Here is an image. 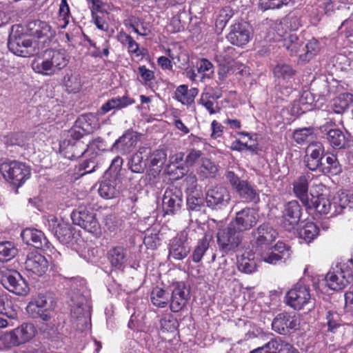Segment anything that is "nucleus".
<instances>
[{
	"label": "nucleus",
	"mask_w": 353,
	"mask_h": 353,
	"mask_svg": "<svg viewBox=\"0 0 353 353\" xmlns=\"http://www.w3.org/2000/svg\"><path fill=\"white\" fill-rule=\"evenodd\" d=\"M234 48L227 46L217 48V50L215 53V60L219 63L220 65H225L229 63L232 58Z\"/></svg>",
	"instance_id": "obj_52"
},
{
	"label": "nucleus",
	"mask_w": 353,
	"mask_h": 353,
	"mask_svg": "<svg viewBox=\"0 0 353 353\" xmlns=\"http://www.w3.org/2000/svg\"><path fill=\"white\" fill-rule=\"evenodd\" d=\"M301 216V206L297 201H289L283 212L282 225L285 230H294L299 223Z\"/></svg>",
	"instance_id": "obj_19"
},
{
	"label": "nucleus",
	"mask_w": 353,
	"mask_h": 353,
	"mask_svg": "<svg viewBox=\"0 0 353 353\" xmlns=\"http://www.w3.org/2000/svg\"><path fill=\"white\" fill-rule=\"evenodd\" d=\"M108 259L112 266L121 268L126 262L127 252L122 246H116L108 252Z\"/></svg>",
	"instance_id": "obj_38"
},
{
	"label": "nucleus",
	"mask_w": 353,
	"mask_h": 353,
	"mask_svg": "<svg viewBox=\"0 0 353 353\" xmlns=\"http://www.w3.org/2000/svg\"><path fill=\"white\" fill-rule=\"evenodd\" d=\"M319 229L313 222H307L299 231V237L310 243L319 235Z\"/></svg>",
	"instance_id": "obj_43"
},
{
	"label": "nucleus",
	"mask_w": 353,
	"mask_h": 353,
	"mask_svg": "<svg viewBox=\"0 0 353 353\" xmlns=\"http://www.w3.org/2000/svg\"><path fill=\"white\" fill-rule=\"evenodd\" d=\"M313 130L310 128H304L296 130L293 134L294 140L299 144L305 143L310 137L312 136Z\"/></svg>",
	"instance_id": "obj_58"
},
{
	"label": "nucleus",
	"mask_w": 353,
	"mask_h": 353,
	"mask_svg": "<svg viewBox=\"0 0 353 353\" xmlns=\"http://www.w3.org/2000/svg\"><path fill=\"white\" fill-rule=\"evenodd\" d=\"M298 325V319L294 316L284 312L276 315L272 323V327L276 332L285 335L296 330Z\"/></svg>",
	"instance_id": "obj_22"
},
{
	"label": "nucleus",
	"mask_w": 353,
	"mask_h": 353,
	"mask_svg": "<svg viewBox=\"0 0 353 353\" xmlns=\"http://www.w3.org/2000/svg\"><path fill=\"white\" fill-rule=\"evenodd\" d=\"M183 193L176 188L167 189L163 194L162 206L166 214H174L181 208Z\"/></svg>",
	"instance_id": "obj_20"
},
{
	"label": "nucleus",
	"mask_w": 353,
	"mask_h": 353,
	"mask_svg": "<svg viewBox=\"0 0 353 353\" xmlns=\"http://www.w3.org/2000/svg\"><path fill=\"white\" fill-rule=\"evenodd\" d=\"M233 14L234 12L230 7L226 6L223 8L219 11V15L216 19L215 26L216 30L220 32H222L229 20L232 17Z\"/></svg>",
	"instance_id": "obj_50"
},
{
	"label": "nucleus",
	"mask_w": 353,
	"mask_h": 353,
	"mask_svg": "<svg viewBox=\"0 0 353 353\" xmlns=\"http://www.w3.org/2000/svg\"><path fill=\"white\" fill-rule=\"evenodd\" d=\"M117 41L123 46H126L128 52L136 57L143 55L144 49L139 48V43L130 35L124 32H120L117 35Z\"/></svg>",
	"instance_id": "obj_35"
},
{
	"label": "nucleus",
	"mask_w": 353,
	"mask_h": 353,
	"mask_svg": "<svg viewBox=\"0 0 353 353\" xmlns=\"http://www.w3.org/2000/svg\"><path fill=\"white\" fill-rule=\"evenodd\" d=\"M128 26L140 36H148L151 32L149 23L136 17H131L128 19Z\"/></svg>",
	"instance_id": "obj_40"
},
{
	"label": "nucleus",
	"mask_w": 353,
	"mask_h": 353,
	"mask_svg": "<svg viewBox=\"0 0 353 353\" xmlns=\"http://www.w3.org/2000/svg\"><path fill=\"white\" fill-rule=\"evenodd\" d=\"M46 305L47 300L46 296L39 294L29 303L26 310L32 317L37 318L38 314H39V311H42L46 309Z\"/></svg>",
	"instance_id": "obj_41"
},
{
	"label": "nucleus",
	"mask_w": 353,
	"mask_h": 353,
	"mask_svg": "<svg viewBox=\"0 0 353 353\" xmlns=\"http://www.w3.org/2000/svg\"><path fill=\"white\" fill-rule=\"evenodd\" d=\"M275 75L278 77L288 79L294 74V70L288 65H278L274 69Z\"/></svg>",
	"instance_id": "obj_61"
},
{
	"label": "nucleus",
	"mask_w": 353,
	"mask_h": 353,
	"mask_svg": "<svg viewBox=\"0 0 353 353\" xmlns=\"http://www.w3.org/2000/svg\"><path fill=\"white\" fill-rule=\"evenodd\" d=\"M27 271L41 276L46 273L48 268L47 259L41 254L30 252L28 254L25 262Z\"/></svg>",
	"instance_id": "obj_27"
},
{
	"label": "nucleus",
	"mask_w": 353,
	"mask_h": 353,
	"mask_svg": "<svg viewBox=\"0 0 353 353\" xmlns=\"http://www.w3.org/2000/svg\"><path fill=\"white\" fill-rule=\"evenodd\" d=\"M199 94V90L196 88L188 89V85H181L175 90V99L183 105H190L194 101L195 97Z\"/></svg>",
	"instance_id": "obj_33"
},
{
	"label": "nucleus",
	"mask_w": 353,
	"mask_h": 353,
	"mask_svg": "<svg viewBox=\"0 0 353 353\" xmlns=\"http://www.w3.org/2000/svg\"><path fill=\"white\" fill-rule=\"evenodd\" d=\"M170 259L174 260H183L190 252V245L188 242V234L182 232L172 238L168 246Z\"/></svg>",
	"instance_id": "obj_16"
},
{
	"label": "nucleus",
	"mask_w": 353,
	"mask_h": 353,
	"mask_svg": "<svg viewBox=\"0 0 353 353\" xmlns=\"http://www.w3.org/2000/svg\"><path fill=\"white\" fill-rule=\"evenodd\" d=\"M260 252L261 261L272 265H276L279 262H285L291 255L289 246L283 242H278L274 247L263 248Z\"/></svg>",
	"instance_id": "obj_12"
},
{
	"label": "nucleus",
	"mask_w": 353,
	"mask_h": 353,
	"mask_svg": "<svg viewBox=\"0 0 353 353\" xmlns=\"http://www.w3.org/2000/svg\"><path fill=\"white\" fill-rule=\"evenodd\" d=\"M197 70L199 73L203 74L204 78L210 79L214 74V66L208 59H201L197 63Z\"/></svg>",
	"instance_id": "obj_57"
},
{
	"label": "nucleus",
	"mask_w": 353,
	"mask_h": 353,
	"mask_svg": "<svg viewBox=\"0 0 353 353\" xmlns=\"http://www.w3.org/2000/svg\"><path fill=\"white\" fill-rule=\"evenodd\" d=\"M76 124L77 128L85 134L93 132L99 127L97 117L92 113L80 116L76 121Z\"/></svg>",
	"instance_id": "obj_34"
},
{
	"label": "nucleus",
	"mask_w": 353,
	"mask_h": 353,
	"mask_svg": "<svg viewBox=\"0 0 353 353\" xmlns=\"http://www.w3.org/2000/svg\"><path fill=\"white\" fill-rule=\"evenodd\" d=\"M17 253V249L11 241L0 242V261H8L14 258Z\"/></svg>",
	"instance_id": "obj_51"
},
{
	"label": "nucleus",
	"mask_w": 353,
	"mask_h": 353,
	"mask_svg": "<svg viewBox=\"0 0 353 353\" xmlns=\"http://www.w3.org/2000/svg\"><path fill=\"white\" fill-rule=\"evenodd\" d=\"M231 196L228 190L222 185L209 188L205 194V202L208 207L212 210H221L225 208Z\"/></svg>",
	"instance_id": "obj_14"
},
{
	"label": "nucleus",
	"mask_w": 353,
	"mask_h": 353,
	"mask_svg": "<svg viewBox=\"0 0 353 353\" xmlns=\"http://www.w3.org/2000/svg\"><path fill=\"white\" fill-rule=\"evenodd\" d=\"M218 172V167L208 159H202L201 165L197 169V173L202 179L214 178Z\"/></svg>",
	"instance_id": "obj_39"
},
{
	"label": "nucleus",
	"mask_w": 353,
	"mask_h": 353,
	"mask_svg": "<svg viewBox=\"0 0 353 353\" xmlns=\"http://www.w3.org/2000/svg\"><path fill=\"white\" fill-rule=\"evenodd\" d=\"M99 194L105 199L117 197L119 194V181L115 176L105 178L99 183Z\"/></svg>",
	"instance_id": "obj_31"
},
{
	"label": "nucleus",
	"mask_w": 353,
	"mask_h": 353,
	"mask_svg": "<svg viewBox=\"0 0 353 353\" xmlns=\"http://www.w3.org/2000/svg\"><path fill=\"white\" fill-rule=\"evenodd\" d=\"M161 329L168 332H172L176 328V320L170 315H167L160 320Z\"/></svg>",
	"instance_id": "obj_63"
},
{
	"label": "nucleus",
	"mask_w": 353,
	"mask_h": 353,
	"mask_svg": "<svg viewBox=\"0 0 353 353\" xmlns=\"http://www.w3.org/2000/svg\"><path fill=\"white\" fill-rule=\"evenodd\" d=\"M97 156L98 154L96 149L92 150L88 157H85L86 159L79 165V170H84V172L81 174L82 176L85 174L92 173L96 170V168L98 167Z\"/></svg>",
	"instance_id": "obj_46"
},
{
	"label": "nucleus",
	"mask_w": 353,
	"mask_h": 353,
	"mask_svg": "<svg viewBox=\"0 0 353 353\" xmlns=\"http://www.w3.org/2000/svg\"><path fill=\"white\" fill-rule=\"evenodd\" d=\"M98 142L99 141L96 139L88 144H85L83 141L72 142V140L67 139L60 145V147L65 150V157L72 160L79 159L82 156L88 157L92 150L98 148Z\"/></svg>",
	"instance_id": "obj_11"
},
{
	"label": "nucleus",
	"mask_w": 353,
	"mask_h": 353,
	"mask_svg": "<svg viewBox=\"0 0 353 353\" xmlns=\"http://www.w3.org/2000/svg\"><path fill=\"white\" fill-rule=\"evenodd\" d=\"M151 301L157 307H164L169 303V293L156 288L151 292Z\"/></svg>",
	"instance_id": "obj_48"
},
{
	"label": "nucleus",
	"mask_w": 353,
	"mask_h": 353,
	"mask_svg": "<svg viewBox=\"0 0 353 353\" xmlns=\"http://www.w3.org/2000/svg\"><path fill=\"white\" fill-rule=\"evenodd\" d=\"M276 341H274V339L270 340L268 343L265 344L261 347H258L250 353H274L273 351L276 350L278 347V343Z\"/></svg>",
	"instance_id": "obj_64"
},
{
	"label": "nucleus",
	"mask_w": 353,
	"mask_h": 353,
	"mask_svg": "<svg viewBox=\"0 0 353 353\" xmlns=\"http://www.w3.org/2000/svg\"><path fill=\"white\" fill-rule=\"evenodd\" d=\"M17 27L16 30L12 27L9 36L8 47L13 54L23 57H30L34 53V47H32V41L21 32Z\"/></svg>",
	"instance_id": "obj_6"
},
{
	"label": "nucleus",
	"mask_w": 353,
	"mask_h": 353,
	"mask_svg": "<svg viewBox=\"0 0 353 353\" xmlns=\"http://www.w3.org/2000/svg\"><path fill=\"white\" fill-rule=\"evenodd\" d=\"M225 176L241 199L246 202H256L259 200V194L248 181L241 180L232 171L227 172Z\"/></svg>",
	"instance_id": "obj_9"
},
{
	"label": "nucleus",
	"mask_w": 353,
	"mask_h": 353,
	"mask_svg": "<svg viewBox=\"0 0 353 353\" xmlns=\"http://www.w3.org/2000/svg\"><path fill=\"white\" fill-rule=\"evenodd\" d=\"M59 17L63 21V24L61 25L63 28H65L68 23H69L70 19V8L67 0H61L60 6H59Z\"/></svg>",
	"instance_id": "obj_62"
},
{
	"label": "nucleus",
	"mask_w": 353,
	"mask_h": 353,
	"mask_svg": "<svg viewBox=\"0 0 353 353\" xmlns=\"http://www.w3.org/2000/svg\"><path fill=\"white\" fill-rule=\"evenodd\" d=\"M1 283L8 291L19 296H26L30 290L25 279L16 270L3 272Z\"/></svg>",
	"instance_id": "obj_10"
},
{
	"label": "nucleus",
	"mask_w": 353,
	"mask_h": 353,
	"mask_svg": "<svg viewBox=\"0 0 353 353\" xmlns=\"http://www.w3.org/2000/svg\"><path fill=\"white\" fill-rule=\"evenodd\" d=\"M26 28L28 33L37 39H48L52 35L51 27L46 21L33 20L28 22Z\"/></svg>",
	"instance_id": "obj_29"
},
{
	"label": "nucleus",
	"mask_w": 353,
	"mask_h": 353,
	"mask_svg": "<svg viewBox=\"0 0 353 353\" xmlns=\"http://www.w3.org/2000/svg\"><path fill=\"white\" fill-rule=\"evenodd\" d=\"M274 341H276L278 343V347H276V350L273 351L274 353H299L296 348L283 341L281 337L274 338Z\"/></svg>",
	"instance_id": "obj_60"
},
{
	"label": "nucleus",
	"mask_w": 353,
	"mask_h": 353,
	"mask_svg": "<svg viewBox=\"0 0 353 353\" xmlns=\"http://www.w3.org/2000/svg\"><path fill=\"white\" fill-rule=\"evenodd\" d=\"M251 37L252 32L248 24L243 21H237L230 26L227 39L232 45L242 47L250 41Z\"/></svg>",
	"instance_id": "obj_17"
},
{
	"label": "nucleus",
	"mask_w": 353,
	"mask_h": 353,
	"mask_svg": "<svg viewBox=\"0 0 353 353\" xmlns=\"http://www.w3.org/2000/svg\"><path fill=\"white\" fill-rule=\"evenodd\" d=\"M150 154V148L141 147L134 153L128 162L129 169L134 173H143L147 165V159Z\"/></svg>",
	"instance_id": "obj_28"
},
{
	"label": "nucleus",
	"mask_w": 353,
	"mask_h": 353,
	"mask_svg": "<svg viewBox=\"0 0 353 353\" xmlns=\"http://www.w3.org/2000/svg\"><path fill=\"white\" fill-rule=\"evenodd\" d=\"M134 103V101L127 95L112 97L102 105L98 110L97 114L99 115H103L113 110H121L125 108Z\"/></svg>",
	"instance_id": "obj_30"
},
{
	"label": "nucleus",
	"mask_w": 353,
	"mask_h": 353,
	"mask_svg": "<svg viewBox=\"0 0 353 353\" xmlns=\"http://www.w3.org/2000/svg\"><path fill=\"white\" fill-rule=\"evenodd\" d=\"M258 219L259 214L254 208H245L236 214L234 221L231 223H234L235 228L242 233L254 226Z\"/></svg>",
	"instance_id": "obj_21"
},
{
	"label": "nucleus",
	"mask_w": 353,
	"mask_h": 353,
	"mask_svg": "<svg viewBox=\"0 0 353 353\" xmlns=\"http://www.w3.org/2000/svg\"><path fill=\"white\" fill-rule=\"evenodd\" d=\"M0 314L7 316L10 319L17 316V312L10 296L5 292L0 293Z\"/></svg>",
	"instance_id": "obj_37"
},
{
	"label": "nucleus",
	"mask_w": 353,
	"mask_h": 353,
	"mask_svg": "<svg viewBox=\"0 0 353 353\" xmlns=\"http://www.w3.org/2000/svg\"><path fill=\"white\" fill-rule=\"evenodd\" d=\"M237 266L239 271L246 274L252 273L256 270L255 262L245 256H242L241 258L238 260Z\"/></svg>",
	"instance_id": "obj_56"
},
{
	"label": "nucleus",
	"mask_w": 353,
	"mask_h": 353,
	"mask_svg": "<svg viewBox=\"0 0 353 353\" xmlns=\"http://www.w3.org/2000/svg\"><path fill=\"white\" fill-rule=\"evenodd\" d=\"M334 125L335 123L332 121L326 122L321 127V130L325 134V138L332 148L334 149L343 148L346 145L345 134L339 129L332 128Z\"/></svg>",
	"instance_id": "obj_25"
},
{
	"label": "nucleus",
	"mask_w": 353,
	"mask_h": 353,
	"mask_svg": "<svg viewBox=\"0 0 353 353\" xmlns=\"http://www.w3.org/2000/svg\"><path fill=\"white\" fill-rule=\"evenodd\" d=\"M139 137L137 132L128 130L115 141L113 148L121 154L130 153L135 148Z\"/></svg>",
	"instance_id": "obj_26"
},
{
	"label": "nucleus",
	"mask_w": 353,
	"mask_h": 353,
	"mask_svg": "<svg viewBox=\"0 0 353 353\" xmlns=\"http://www.w3.org/2000/svg\"><path fill=\"white\" fill-rule=\"evenodd\" d=\"M283 43L291 55L297 54L303 46V41L299 39L296 34H290L283 39Z\"/></svg>",
	"instance_id": "obj_45"
},
{
	"label": "nucleus",
	"mask_w": 353,
	"mask_h": 353,
	"mask_svg": "<svg viewBox=\"0 0 353 353\" xmlns=\"http://www.w3.org/2000/svg\"><path fill=\"white\" fill-rule=\"evenodd\" d=\"M221 95L214 93L213 90H207L203 92L198 101L199 104L203 106L210 114H215L221 110L218 99Z\"/></svg>",
	"instance_id": "obj_32"
},
{
	"label": "nucleus",
	"mask_w": 353,
	"mask_h": 353,
	"mask_svg": "<svg viewBox=\"0 0 353 353\" xmlns=\"http://www.w3.org/2000/svg\"><path fill=\"white\" fill-rule=\"evenodd\" d=\"M323 153L324 148L321 143L316 142L310 144L306 150L305 159L306 166L312 171L321 170Z\"/></svg>",
	"instance_id": "obj_24"
},
{
	"label": "nucleus",
	"mask_w": 353,
	"mask_h": 353,
	"mask_svg": "<svg viewBox=\"0 0 353 353\" xmlns=\"http://www.w3.org/2000/svg\"><path fill=\"white\" fill-rule=\"evenodd\" d=\"M68 61L65 50L51 48L44 51L42 58L34 60L32 68L36 73L52 76L64 68Z\"/></svg>",
	"instance_id": "obj_1"
},
{
	"label": "nucleus",
	"mask_w": 353,
	"mask_h": 353,
	"mask_svg": "<svg viewBox=\"0 0 353 353\" xmlns=\"http://www.w3.org/2000/svg\"><path fill=\"white\" fill-rule=\"evenodd\" d=\"M253 246L256 247V252H260L275 241L278 233L270 225L263 223L252 232Z\"/></svg>",
	"instance_id": "obj_13"
},
{
	"label": "nucleus",
	"mask_w": 353,
	"mask_h": 353,
	"mask_svg": "<svg viewBox=\"0 0 353 353\" xmlns=\"http://www.w3.org/2000/svg\"><path fill=\"white\" fill-rule=\"evenodd\" d=\"M352 103L353 94L342 93L332 100L331 111L336 114H343Z\"/></svg>",
	"instance_id": "obj_36"
},
{
	"label": "nucleus",
	"mask_w": 353,
	"mask_h": 353,
	"mask_svg": "<svg viewBox=\"0 0 353 353\" xmlns=\"http://www.w3.org/2000/svg\"><path fill=\"white\" fill-rule=\"evenodd\" d=\"M321 171L326 174L336 175L341 172V168L336 157L334 155L326 157L325 162L323 163Z\"/></svg>",
	"instance_id": "obj_44"
},
{
	"label": "nucleus",
	"mask_w": 353,
	"mask_h": 353,
	"mask_svg": "<svg viewBox=\"0 0 353 353\" xmlns=\"http://www.w3.org/2000/svg\"><path fill=\"white\" fill-rule=\"evenodd\" d=\"M170 291V310L173 312H178L183 308L190 298L189 290L183 283L177 282L172 284Z\"/></svg>",
	"instance_id": "obj_18"
},
{
	"label": "nucleus",
	"mask_w": 353,
	"mask_h": 353,
	"mask_svg": "<svg viewBox=\"0 0 353 353\" xmlns=\"http://www.w3.org/2000/svg\"><path fill=\"white\" fill-rule=\"evenodd\" d=\"M317 212L321 214H330L334 216L342 213L346 208H353V196L345 192H341L334 196L332 199L321 194L317 199Z\"/></svg>",
	"instance_id": "obj_2"
},
{
	"label": "nucleus",
	"mask_w": 353,
	"mask_h": 353,
	"mask_svg": "<svg viewBox=\"0 0 353 353\" xmlns=\"http://www.w3.org/2000/svg\"><path fill=\"white\" fill-rule=\"evenodd\" d=\"M23 241L37 249L48 250L51 244L43 232L34 228H26L21 234Z\"/></svg>",
	"instance_id": "obj_23"
},
{
	"label": "nucleus",
	"mask_w": 353,
	"mask_h": 353,
	"mask_svg": "<svg viewBox=\"0 0 353 353\" xmlns=\"http://www.w3.org/2000/svg\"><path fill=\"white\" fill-rule=\"evenodd\" d=\"M352 276V261H350V265L348 262L340 263L328 272L325 276V281L330 289L341 290L350 283Z\"/></svg>",
	"instance_id": "obj_3"
},
{
	"label": "nucleus",
	"mask_w": 353,
	"mask_h": 353,
	"mask_svg": "<svg viewBox=\"0 0 353 353\" xmlns=\"http://www.w3.org/2000/svg\"><path fill=\"white\" fill-rule=\"evenodd\" d=\"M0 170L4 177L11 180L12 183L21 186L30 175L28 167L18 161L5 162L1 164Z\"/></svg>",
	"instance_id": "obj_8"
},
{
	"label": "nucleus",
	"mask_w": 353,
	"mask_h": 353,
	"mask_svg": "<svg viewBox=\"0 0 353 353\" xmlns=\"http://www.w3.org/2000/svg\"><path fill=\"white\" fill-rule=\"evenodd\" d=\"M1 341L6 347H11L21 344L15 329L12 332L3 334Z\"/></svg>",
	"instance_id": "obj_59"
},
{
	"label": "nucleus",
	"mask_w": 353,
	"mask_h": 353,
	"mask_svg": "<svg viewBox=\"0 0 353 353\" xmlns=\"http://www.w3.org/2000/svg\"><path fill=\"white\" fill-rule=\"evenodd\" d=\"M15 330L21 344L32 339L37 332L34 325L28 323H23L21 326L16 328Z\"/></svg>",
	"instance_id": "obj_42"
},
{
	"label": "nucleus",
	"mask_w": 353,
	"mask_h": 353,
	"mask_svg": "<svg viewBox=\"0 0 353 353\" xmlns=\"http://www.w3.org/2000/svg\"><path fill=\"white\" fill-rule=\"evenodd\" d=\"M166 157L167 154L163 150H157L153 152L150 151L147 161L149 162V166L150 167H161L164 164Z\"/></svg>",
	"instance_id": "obj_55"
},
{
	"label": "nucleus",
	"mask_w": 353,
	"mask_h": 353,
	"mask_svg": "<svg viewBox=\"0 0 353 353\" xmlns=\"http://www.w3.org/2000/svg\"><path fill=\"white\" fill-rule=\"evenodd\" d=\"M310 180L309 174L299 176L293 182V191L307 210L317 211V205H319L317 199H319L320 195L315 196L308 194Z\"/></svg>",
	"instance_id": "obj_7"
},
{
	"label": "nucleus",
	"mask_w": 353,
	"mask_h": 353,
	"mask_svg": "<svg viewBox=\"0 0 353 353\" xmlns=\"http://www.w3.org/2000/svg\"><path fill=\"white\" fill-rule=\"evenodd\" d=\"M74 224L77 225L94 235L101 234V225L97 214L90 206L80 205L71 214Z\"/></svg>",
	"instance_id": "obj_4"
},
{
	"label": "nucleus",
	"mask_w": 353,
	"mask_h": 353,
	"mask_svg": "<svg viewBox=\"0 0 353 353\" xmlns=\"http://www.w3.org/2000/svg\"><path fill=\"white\" fill-rule=\"evenodd\" d=\"M311 301L309 288L301 284L296 285L286 295L287 304L295 310L303 309Z\"/></svg>",
	"instance_id": "obj_15"
},
{
	"label": "nucleus",
	"mask_w": 353,
	"mask_h": 353,
	"mask_svg": "<svg viewBox=\"0 0 353 353\" xmlns=\"http://www.w3.org/2000/svg\"><path fill=\"white\" fill-rule=\"evenodd\" d=\"M4 142L8 146L17 145L23 148L26 146L28 139L23 132H12L5 136Z\"/></svg>",
	"instance_id": "obj_49"
},
{
	"label": "nucleus",
	"mask_w": 353,
	"mask_h": 353,
	"mask_svg": "<svg viewBox=\"0 0 353 353\" xmlns=\"http://www.w3.org/2000/svg\"><path fill=\"white\" fill-rule=\"evenodd\" d=\"M54 236L62 243H68L72 236V227L69 223L61 222V225L55 231Z\"/></svg>",
	"instance_id": "obj_53"
},
{
	"label": "nucleus",
	"mask_w": 353,
	"mask_h": 353,
	"mask_svg": "<svg viewBox=\"0 0 353 353\" xmlns=\"http://www.w3.org/2000/svg\"><path fill=\"white\" fill-rule=\"evenodd\" d=\"M187 208L192 213H201L205 211L204 199L203 197L189 194L187 197Z\"/></svg>",
	"instance_id": "obj_47"
},
{
	"label": "nucleus",
	"mask_w": 353,
	"mask_h": 353,
	"mask_svg": "<svg viewBox=\"0 0 353 353\" xmlns=\"http://www.w3.org/2000/svg\"><path fill=\"white\" fill-rule=\"evenodd\" d=\"M217 243L220 250L224 253L235 252L243 239V234L235 228L234 223L219 229Z\"/></svg>",
	"instance_id": "obj_5"
},
{
	"label": "nucleus",
	"mask_w": 353,
	"mask_h": 353,
	"mask_svg": "<svg viewBox=\"0 0 353 353\" xmlns=\"http://www.w3.org/2000/svg\"><path fill=\"white\" fill-rule=\"evenodd\" d=\"M209 248V241L206 237L199 241L192 254V261L199 263L201 261L203 255Z\"/></svg>",
	"instance_id": "obj_54"
}]
</instances>
